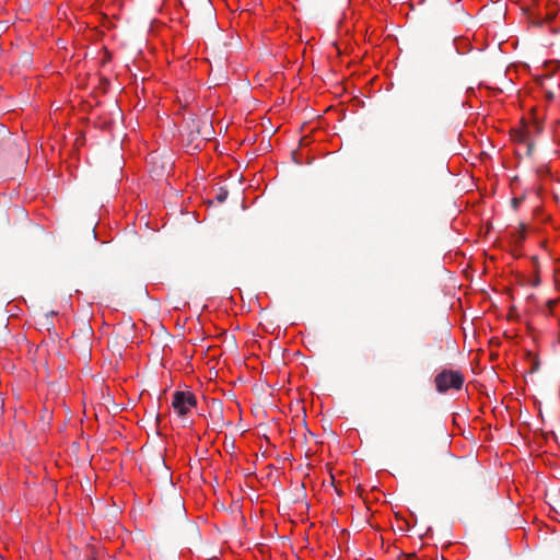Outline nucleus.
Listing matches in <instances>:
<instances>
[{"label":"nucleus","mask_w":560,"mask_h":560,"mask_svg":"<svg viewBox=\"0 0 560 560\" xmlns=\"http://www.w3.org/2000/svg\"><path fill=\"white\" fill-rule=\"evenodd\" d=\"M196 405V396L190 392L177 390L173 395L172 407L179 416L187 415Z\"/></svg>","instance_id":"nucleus-3"},{"label":"nucleus","mask_w":560,"mask_h":560,"mask_svg":"<svg viewBox=\"0 0 560 560\" xmlns=\"http://www.w3.org/2000/svg\"><path fill=\"white\" fill-rule=\"evenodd\" d=\"M212 8L210 5H207V12L211 16L212 15Z\"/></svg>","instance_id":"nucleus-10"},{"label":"nucleus","mask_w":560,"mask_h":560,"mask_svg":"<svg viewBox=\"0 0 560 560\" xmlns=\"http://www.w3.org/2000/svg\"><path fill=\"white\" fill-rule=\"evenodd\" d=\"M534 149V144L532 142L527 143V154L530 155Z\"/></svg>","instance_id":"nucleus-8"},{"label":"nucleus","mask_w":560,"mask_h":560,"mask_svg":"<svg viewBox=\"0 0 560 560\" xmlns=\"http://www.w3.org/2000/svg\"><path fill=\"white\" fill-rule=\"evenodd\" d=\"M24 162V141L12 136L0 138V163L13 165Z\"/></svg>","instance_id":"nucleus-1"},{"label":"nucleus","mask_w":560,"mask_h":560,"mask_svg":"<svg viewBox=\"0 0 560 560\" xmlns=\"http://www.w3.org/2000/svg\"><path fill=\"white\" fill-rule=\"evenodd\" d=\"M546 96H547L548 100H552L553 98L552 92H547Z\"/></svg>","instance_id":"nucleus-11"},{"label":"nucleus","mask_w":560,"mask_h":560,"mask_svg":"<svg viewBox=\"0 0 560 560\" xmlns=\"http://www.w3.org/2000/svg\"><path fill=\"white\" fill-rule=\"evenodd\" d=\"M527 133L528 131L524 132V131H520L517 133V136L515 137L516 140L521 141V142H527L528 139H527Z\"/></svg>","instance_id":"nucleus-6"},{"label":"nucleus","mask_w":560,"mask_h":560,"mask_svg":"<svg viewBox=\"0 0 560 560\" xmlns=\"http://www.w3.org/2000/svg\"><path fill=\"white\" fill-rule=\"evenodd\" d=\"M528 22L537 27H541L545 23H550L557 15V9L555 5H548V11L545 19H541L538 14L532 12L529 9L526 10Z\"/></svg>","instance_id":"nucleus-4"},{"label":"nucleus","mask_w":560,"mask_h":560,"mask_svg":"<svg viewBox=\"0 0 560 560\" xmlns=\"http://www.w3.org/2000/svg\"><path fill=\"white\" fill-rule=\"evenodd\" d=\"M429 101H430L429 97L423 98L424 104H429Z\"/></svg>","instance_id":"nucleus-13"},{"label":"nucleus","mask_w":560,"mask_h":560,"mask_svg":"<svg viewBox=\"0 0 560 560\" xmlns=\"http://www.w3.org/2000/svg\"><path fill=\"white\" fill-rule=\"evenodd\" d=\"M436 390L441 394L448 389L459 390L464 384V376L458 371L443 370L434 378Z\"/></svg>","instance_id":"nucleus-2"},{"label":"nucleus","mask_w":560,"mask_h":560,"mask_svg":"<svg viewBox=\"0 0 560 560\" xmlns=\"http://www.w3.org/2000/svg\"><path fill=\"white\" fill-rule=\"evenodd\" d=\"M539 369V362L536 358H532V368H530V373H535L536 371H538Z\"/></svg>","instance_id":"nucleus-7"},{"label":"nucleus","mask_w":560,"mask_h":560,"mask_svg":"<svg viewBox=\"0 0 560 560\" xmlns=\"http://www.w3.org/2000/svg\"><path fill=\"white\" fill-rule=\"evenodd\" d=\"M522 199H518V198H514L512 200V203H513V207L516 208L518 206V203L521 202Z\"/></svg>","instance_id":"nucleus-9"},{"label":"nucleus","mask_w":560,"mask_h":560,"mask_svg":"<svg viewBox=\"0 0 560 560\" xmlns=\"http://www.w3.org/2000/svg\"><path fill=\"white\" fill-rule=\"evenodd\" d=\"M228 196H229L228 189L221 187L219 192L215 196V200L219 203H222V202H224L226 200Z\"/></svg>","instance_id":"nucleus-5"},{"label":"nucleus","mask_w":560,"mask_h":560,"mask_svg":"<svg viewBox=\"0 0 560 560\" xmlns=\"http://www.w3.org/2000/svg\"><path fill=\"white\" fill-rule=\"evenodd\" d=\"M535 129H536L537 132H539L540 131V126L538 124H535Z\"/></svg>","instance_id":"nucleus-12"}]
</instances>
